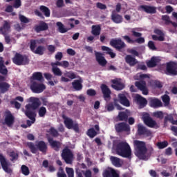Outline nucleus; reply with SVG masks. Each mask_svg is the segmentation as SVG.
I'll return each mask as SVG.
<instances>
[{"label":"nucleus","instance_id":"1","mask_svg":"<svg viewBox=\"0 0 177 177\" xmlns=\"http://www.w3.org/2000/svg\"><path fill=\"white\" fill-rule=\"evenodd\" d=\"M115 151L118 156L123 157L124 158H131L132 156V150L129 144L127 142H120L117 144Z\"/></svg>","mask_w":177,"mask_h":177},{"label":"nucleus","instance_id":"2","mask_svg":"<svg viewBox=\"0 0 177 177\" xmlns=\"http://www.w3.org/2000/svg\"><path fill=\"white\" fill-rule=\"evenodd\" d=\"M133 144L136 157L144 160L145 156H146V153L148 151L147 147H146V143L143 141L135 140H133Z\"/></svg>","mask_w":177,"mask_h":177},{"label":"nucleus","instance_id":"3","mask_svg":"<svg viewBox=\"0 0 177 177\" xmlns=\"http://www.w3.org/2000/svg\"><path fill=\"white\" fill-rule=\"evenodd\" d=\"M26 145L32 154H37V150L43 153V154H46V151H48V145L45 141H38L36 145L34 142H28L26 143Z\"/></svg>","mask_w":177,"mask_h":177},{"label":"nucleus","instance_id":"4","mask_svg":"<svg viewBox=\"0 0 177 177\" xmlns=\"http://www.w3.org/2000/svg\"><path fill=\"white\" fill-rule=\"evenodd\" d=\"M12 62L13 64H16L17 66H26L29 64L30 58H28V55H21L17 53L12 58Z\"/></svg>","mask_w":177,"mask_h":177},{"label":"nucleus","instance_id":"5","mask_svg":"<svg viewBox=\"0 0 177 177\" xmlns=\"http://www.w3.org/2000/svg\"><path fill=\"white\" fill-rule=\"evenodd\" d=\"M61 157L66 164H73L74 161V153H73L71 149H68V147H66L62 150Z\"/></svg>","mask_w":177,"mask_h":177},{"label":"nucleus","instance_id":"6","mask_svg":"<svg viewBox=\"0 0 177 177\" xmlns=\"http://www.w3.org/2000/svg\"><path fill=\"white\" fill-rule=\"evenodd\" d=\"M0 164L4 172L9 174L10 175L13 174V169L10 167H12V163H10L2 153H0Z\"/></svg>","mask_w":177,"mask_h":177},{"label":"nucleus","instance_id":"7","mask_svg":"<svg viewBox=\"0 0 177 177\" xmlns=\"http://www.w3.org/2000/svg\"><path fill=\"white\" fill-rule=\"evenodd\" d=\"M30 88L33 93H42L46 89V86L39 82L32 80Z\"/></svg>","mask_w":177,"mask_h":177},{"label":"nucleus","instance_id":"8","mask_svg":"<svg viewBox=\"0 0 177 177\" xmlns=\"http://www.w3.org/2000/svg\"><path fill=\"white\" fill-rule=\"evenodd\" d=\"M109 44L111 46L115 48L118 52H122V49L127 48V44H125V42L121 38L111 39Z\"/></svg>","mask_w":177,"mask_h":177},{"label":"nucleus","instance_id":"9","mask_svg":"<svg viewBox=\"0 0 177 177\" xmlns=\"http://www.w3.org/2000/svg\"><path fill=\"white\" fill-rule=\"evenodd\" d=\"M63 118L64 120V124L68 129H73V131H75V132L77 133L80 132V126L78 125V123H74L73 119L66 116H64Z\"/></svg>","mask_w":177,"mask_h":177},{"label":"nucleus","instance_id":"10","mask_svg":"<svg viewBox=\"0 0 177 177\" xmlns=\"http://www.w3.org/2000/svg\"><path fill=\"white\" fill-rule=\"evenodd\" d=\"M142 120L145 125L149 127V128H154L157 125V122L153 120L148 113H144L142 114Z\"/></svg>","mask_w":177,"mask_h":177},{"label":"nucleus","instance_id":"11","mask_svg":"<svg viewBox=\"0 0 177 177\" xmlns=\"http://www.w3.org/2000/svg\"><path fill=\"white\" fill-rule=\"evenodd\" d=\"M166 71L169 75H177V62H169L167 64Z\"/></svg>","mask_w":177,"mask_h":177},{"label":"nucleus","instance_id":"12","mask_svg":"<svg viewBox=\"0 0 177 177\" xmlns=\"http://www.w3.org/2000/svg\"><path fill=\"white\" fill-rule=\"evenodd\" d=\"M115 129L118 133H121L122 132H130L131 127L129 124L122 122L118 123L115 125Z\"/></svg>","mask_w":177,"mask_h":177},{"label":"nucleus","instance_id":"13","mask_svg":"<svg viewBox=\"0 0 177 177\" xmlns=\"http://www.w3.org/2000/svg\"><path fill=\"white\" fill-rule=\"evenodd\" d=\"M29 102L31 104H28L26 105V109H31L32 110H37L39 106H41V102H39V99L35 97H30L29 98Z\"/></svg>","mask_w":177,"mask_h":177},{"label":"nucleus","instance_id":"14","mask_svg":"<svg viewBox=\"0 0 177 177\" xmlns=\"http://www.w3.org/2000/svg\"><path fill=\"white\" fill-rule=\"evenodd\" d=\"M12 1H14L12 6L8 5L6 8L5 12H6V13H12V12H13V8H15V9H19V8L21 6V0H6V2H12Z\"/></svg>","mask_w":177,"mask_h":177},{"label":"nucleus","instance_id":"15","mask_svg":"<svg viewBox=\"0 0 177 177\" xmlns=\"http://www.w3.org/2000/svg\"><path fill=\"white\" fill-rule=\"evenodd\" d=\"M15 124V116L12 114L10 111H6V115L4 118L3 125H7V127H12Z\"/></svg>","mask_w":177,"mask_h":177},{"label":"nucleus","instance_id":"16","mask_svg":"<svg viewBox=\"0 0 177 177\" xmlns=\"http://www.w3.org/2000/svg\"><path fill=\"white\" fill-rule=\"evenodd\" d=\"M94 53L95 56V60L96 62H97L98 64H100V66H101L102 67H106V65L107 64V60H106V58H104L103 54L96 50H95Z\"/></svg>","mask_w":177,"mask_h":177},{"label":"nucleus","instance_id":"17","mask_svg":"<svg viewBox=\"0 0 177 177\" xmlns=\"http://www.w3.org/2000/svg\"><path fill=\"white\" fill-rule=\"evenodd\" d=\"M135 85L138 89L142 92V95H149V89L146 86V82L145 80L136 82Z\"/></svg>","mask_w":177,"mask_h":177},{"label":"nucleus","instance_id":"18","mask_svg":"<svg viewBox=\"0 0 177 177\" xmlns=\"http://www.w3.org/2000/svg\"><path fill=\"white\" fill-rule=\"evenodd\" d=\"M111 20L115 24H121L124 21L122 15L118 14L115 10H113L111 15Z\"/></svg>","mask_w":177,"mask_h":177},{"label":"nucleus","instance_id":"19","mask_svg":"<svg viewBox=\"0 0 177 177\" xmlns=\"http://www.w3.org/2000/svg\"><path fill=\"white\" fill-rule=\"evenodd\" d=\"M137 132L140 136H151V131L147 129V128L145 127L143 125L139 124L138 126Z\"/></svg>","mask_w":177,"mask_h":177},{"label":"nucleus","instance_id":"20","mask_svg":"<svg viewBox=\"0 0 177 177\" xmlns=\"http://www.w3.org/2000/svg\"><path fill=\"white\" fill-rule=\"evenodd\" d=\"M135 99L137 104H138L139 106V109H144V107H146V106H147V100L142 97V95L137 94Z\"/></svg>","mask_w":177,"mask_h":177},{"label":"nucleus","instance_id":"21","mask_svg":"<svg viewBox=\"0 0 177 177\" xmlns=\"http://www.w3.org/2000/svg\"><path fill=\"white\" fill-rule=\"evenodd\" d=\"M103 177H120V174L117 172V170L113 168H109L106 169L102 173Z\"/></svg>","mask_w":177,"mask_h":177},{"label":"nucleus","instance_id":"22","mask_svg":"<svg viewBox=\"0 0 177 177\" xmlns=\"http://www.w3.org/2000/svg\"><path fill=\"white\" fill-rule=\"evenodd\" d=\"M48 142L51 147L55 151H59L60 148L62 147V143L59 141L53 140V138L48 137Z\"/></svg>","mask_w":177,"mask_h":177},{"label":"nucleus","instance_id":"23","mask_svg":"<svg viewBox=\"0 0 177 177\" xmlns=\"http://www.w3.org/2000/svg\"><path fill=\"white\" fill-rule=\"evenodd\" d=\"M122 38L123 39H124L125 41L127 42V44H135V42L140 44H145V37H140L139 38L133 40L131 39L129 36L125 35L122 36Z\"/></svg>","mask_w":177,"mask_h":177},{"label":"nucleus","instance_id":"24","mask_svg":"<svg viewBox=\"0 0 177 177\" xmlns=\"http://www.w3.org/2000/svg\"><path fill=\"white\" fill-rule=\"evenodd\" d=\"M118 102H120V104H122V106H125V107H129V106H131L129 100H128L125 94L120 93L118 94Z\"/></svg>","mask_w":177,"mask_h":177},{"label":"nucleus","instance_id":"25","mask_svg":"<svg viewBox=\"0 0 177 177\" xmlns=\"http://www.w3.org/2000/svg\"><path fill=\"white\" fill-rule=\"evenodd\" d=\"M102 93L104 96V100H107V99H110L111 95V91L109 88V86L106 84L101 85Z\"/></svg>","mask_w":177,"mask_h":177},{"label":"nucleus","instance_id":"26","mask_svg":"<svg viewBox=\"0 0 177 177\" xmlns=\"http://www.w3.org/2000/svg\"><path fill=\"white\" fill-rule=\"evenodd\" d=\"M124 60L126 63H127L128 65H129L131 67H133L134 66H136L139 62H138V59L135 58V57L132 56L131 55H127L124 57Z\"/></svg>","mask_w":177,"mask_h":177},{"label":"nucleus","instance_id":"27","mask_svg":"<svg viewBox=\"0 0 177 177\" xmlns=\"http://www.w3.org/2000/svg\"><path fill=\"white\" fill-rule=\"evenodd\" d=\"M112 84L111 86L113 88V89H115V91H122L124 88H125V84L124 83L121 82V81L118 80H111Z\"/></svg>","mask_w":177,"mask_h":177},{"label":"nucleus","instance_id":"28","mask_svg":"<svg viewBox=\"0 0 177 177\" xmlns=\"http://www.w3.org/2000/svg\"><path fill=\"white\" fill-rule=\"evenodd\" d=\"M48 28H49L48 24H46L44 21H41L39 25H37L35 27V30L36 31V32H41V31H46Z\"/></svg>","mask_w":177,"mask_h":177},{"label":"nucleus","instance_id":"29","mask_svg":"<svg viewBox=\"0 0 177 177\" xmlns=\"http://www.w3.org/2000/svg\"><path fill=\"white\" fill-rule=\"evenodd\" d=\"M25 115H26L29 120H31L32 124L35 122V117L37 114H35V111L32 109L26 108Z\"/></svg>","mask_w":177,"mask_h":177},{"label":"nucleus","instance_id":"30","mask_svg":"<svg viewBox=\"0 0 177 177\" xmlns=\"http://www.w3.org/2000/svg\"><path fill=\"white\" fill-rule=\"evenodd\" d=\"M37 81V82H42L44 81V76L41 72H35L30 77V82Z\"/></svg>","mask_w":177,"mask_h":177},{"label":"nucleus","instance_id":"31","mask_svg":"<svg viewBox=\"0 0 177 177\" xmlns=\"http://www.w3.org/2000/svg\"><path fill=\"white\" fill-rule=\"evenodd\" d=\"M110 161L111 162V164L113 165L114 167H116V168H121V167H122L123 162L122 160L120 159V158L115 156H111Z\"/></svg>","mask_w":177,"mask_h":177},{"label":"nucleus","instance_id":"32","mask_svg":"<svg viewBox=\"0 0 177 177\" xmlns=\"http://www.w3.org/2000/svg\"><path fill=\"white\" fill-rule=\"evenodd\" d=\"M149 105L151 107L157 109L158 107H162V102H161V100L157 98H151L149 101Z\"/></svg>","mask_w":177,"mask_h":177},{"label":"nucleus","instance_id":"33","mask_svg":"<svg viewBox=\"0 0 177 177\" xmlns=\"http://www.w3.org/2000/svg\"><path fill=\"white\" fill-rule=\"evenodd\" d=\"M72 86L75 91H82V80H75L72 82Z\"/></svg>","mask_w":177,"mask_h":177},{"label":"nucleus","instance_id":"34","mask_svg":"<svg viewBox=\"0 0 177 177\" xmlns=\"http://www.w3.org/2000/svg\"><path fill=\"white\" fill-rule=\"evenodd\" d=\"M77 177H92V171L90 169L80 170L76 171Z\"/></svg>","mask_w":177,"mask_h":177},{"label":"nucleus","instance_id":"35","mask_svg":"<svg viewBox=\"0 0 177 177\" xmlns=\"http://www.w3.org/2000/svg\"><path fill=\"white\" fill-rule=\"evenodd\" d=\"M102 31V28L100 25H93L92 26L91 34L94 35V37H99L100 35V32Z\"/></svg>","mask_w":177,"mask_h":177},{"label":"nucleus","instance_id":"36","mask_svg":"<svg viewBox=\"0 0 177 177\" xmlns=\"http://www.w3.org/2000/svg\"><path fill=\"white\" fill-rule=\"evenodd\" d=\"M141 8L145 11L146 13H149L151 15H153L156 13V12H157L156 8L151 6H141Z\"/></svg>","mask_w":177,"mask_h":177},{"label":"nucleus","instance_id":"37","mask_svg":"<svg viewBox=\"0 0 177 177\" xmlns=\"http://www.w3.org/2000/svg\"><path fill=\"white\" fill-rule=\"evenodd\" d=\"M101 48H102V50H103L104 52H106V55H109L111 59H114V57H115V53L113 52V49L106 46H102Z\"/></svg>","mask_w":177,"mask_h":177},{"label":"nucleus","instance_id":"38","mask_svg":"<svg viewBox=\"0 0 177 177\" xmlns=\"http://www.w3.org/2000/svg\"><path fill=\"white\" fill-rule=\"evenodd\" d=\"M10 30V24L7 21H4V24L2 28H0V31L3 35H6V32Z\"/></svg>","mask_w":177,"mask_h":177},{"label":"nucleus","instance_id":"39","mask_svg":"<svg viewBox=\"0 0 177 177\" xmlns=\"http://www.w3.org/2000/svg\"><path fill=\"white\" fill-rule=\"evenodd\" d=\"M39 10L46 17H50V10L45 6H40Z\"/></svg>","mask_w":177,"mask_h":177},{"label":"nucleus","instance_id":"40","mask_svg":"<svg viewBox=\"0 0 177 177\" xmlns=\"http://www.w3.org/2000/svg\"><path fill=\"white\" fill-rule=\"evenodd\" d=\"M157 60H158V59L156 57H152L151 59L147 62V67L151 68L156 67V66H157Z\"/></svg>","mask_w":177,"mask_h":177},{"label":"nucleus","instance_id":"41","mask_svg":"<svg viewBox=\"0 0 177 177\" xmlns=\"http://www.w3.org/2000/svg\"><path fill=\"white\" fill-rule=\"evenodd\" d=\"M0 74L8 75V68L5 66L3 60H0Z\"/></svg>","mask_w":177,"mask_h":177},{"label":"nucleus","instance_id":"42","mask_svg":"<svg viewBox=\"0 0 177 177\" xmlns=\"http://www.w3.org/2000/svg\"><path fill=\"white\" fill-rule=\"evenodd\" d=\"M118 119L119 121H128V113L124 111L119 112Z\"/></svg>","mask_w":177,"mask_h":177},{"label":"nucleus","instance_id":"43","mask_svg":"<svg viewBox=\"0 0 177 177\" xmlns=\"http://www.w3.org/2000/svg\"><path fill=\"white\" fill-rule=\"evenodd\" d=\"M8 156L10 158V161L12 162L19 160V153L17 151H12L9 153Z\"/></svg>","mask_w":177,"mask_h":177},{"label":"nucleus","instance_id":"44","mask_svg":"<svg viewBox=\"0 0 177 177\" xmlns=\"http://www.w3.org/2000/svg\"><path fill=\"white\" fill-rule=\"evenodd\" d=\"M44 52H45V47L44 46H38L32 53L35 55H39V56H42V55H44Z\"/></svg>","mask_w":177,"mask_h":177},{"label":"nucleus","instance_id":"45","mask_svg":"<svg viewBox=\"0 0 177 177\" xmlns=\"http://www.w3.org/2000/svg\"><path fill=\"white\" fill-rule=\"evenodd\" d=\"M52 72L56 77H62L63 75V72H62V70H60L57 66H53L52 68Z\"/></svg>","mask_w":177,"mask_h":177},{"label":"nucleus","instance_id":"46","mask_svg":"<svg viewBox=\"0 0 177 177\" xmlns=\"http://www.w3.org/2000/svg\"><path fill=\"white\" fill-rule=\"evenodd\" d=\"M156 146L160 150H162V149H165V147H168V141L165 140L162 142H158L156 143Z\"/></svg>","mask_w":177,"mask_h":177},{"label":"nucleus","instance_id":"47","mask_svg":"<svg viewBox=\"0 0 177 177\" xmlns=\"http://www.w3.org/2000/svg\"><path fill=\"white\" fill-rule=\"evenodd\" d=\"M21 171L25 176H28V175H30V169L26 165H23L21 167Z\"/></svg>","mask_w":177,"mask_h":177},{"label":"nucleus","instance_id":"48","mask_svg":"<svg viewBox=\"0 0 177 177\" xmlns=\"http://www.w3.org/2000/svg\"><path fill=\"white\" fill-rule=\"evenodd\" d=\"M86 135L89 136L91 139H93V138H95V136L97 135V133L96 132V131H95V129L91 128L87 131Z\"/></svg>","mask_w":177,"mask_h":177},{"label":"nucleus","instance_id":"49","mask_svg":"<svg viewBox=\"0 0 177 177\" xmlns=\"http://www.w3.org/2000/svg\"><path fill=\"white\" fill-rule=\"evenodd\" d=\"M46 113H47V111L46 107L41 106L39 109V111H38L39 117L44 118L45 115H46Z\"/></svg>","mask_w":177,"mask_h":177},{"label":"nucleus","instance_id":"50","mask_svg":"<svg viewBox=\"0 0 177 177\" xmlns=\"http://www.w3.org/2000/svg\"><path fill=\"white\" fill-rule=\"evenodd\" d=\"M162 100L165 106H169V103L171 102V98L169 97V95L165 94L162 96Z\"/></svg>","mask_w":177,"mask_h":177},{"label":"nucleus","instance_id":"51","mask_svg":"<svg viewBox=\"0 0 177 177\" xmlns=\"http://www.w3.org/2000/svg\"><path fill=\"white\" fill-rule=\"evenodd\" d=\"M57 26L58 27V30L61 34H64L65 32H67V29L64 28V25L62 22H57Z\"/></svg>","mask_w":177,"mask_h":177},{"label":"nucleus","instance_id":"52","mask_svg":"<svg viewBox=\"0 0 177 177\" xmlns=\"http://www.w3.org/2000/svg\"><path fill=\"white\" fill-rule=\"evenodd\" d=\"M57 26L58 27V30L61 34H64L65 32H67V29L64 28V25L62 22H57Z\"/></svg>","mask_w":177,"mask_h":177},{"label":"nucleus","instance_id":"53","mask_svg":"<svg viewBox=\"0 0 177 177\" xmlns=\"http://www.w3.org/2000/svg\"><path fill=\"white\" fill-rule=\"evenodd\" d=\"M19 19L23 24H28L30 23V19L22 15H19Z\"/></svg>","mask_w":177,"mask_h":177},{"label":"nucleus","instance_id":"54","mask_svg":"<svg viewBox=\"0 0 177 177\" xmlns=\"http://www.w3.org/2000/svg\"><path fill=\"white\" fill-rule=\"evenodd\" d=\"M65 77L70 78V80H75L77 75L73 71L66 72L64 73Z\"/></svg>","mask_w":177,"mask_h":177},{"label":"nucleus","instance_id":"55","mask_svg":"<svg viewBox=\"0 0 177 177\" xmlns=\"http://www.w3.org/2000/svg\"><path fill=\"white\" fill-rule=\"evenodd\" d=\"M168 121L172 122L174 125H177V120L174 122V117H172V115H167L165 117V124H167Z\"/></svg>","mask_w":177,"mask_h":177},{"label":"nucleus","instance_id":"56","mask_svg":"<svg viewBox=\"0 0 177 177\" xmlns=\"http://www.w3.org/2000/svg\"><path fill=\"white\" fill-rule=\"evenodd\" d=\"M37 40L35 39H31L30 40V49L31 52H33L35 50V48H37Z\"/></svg>","mask_w":177,"mask_h":177},{"label":"nucleus","instance_id":"57","mask_svg":"<svg viewBox=\"0 0 177 177\" xmlns=\"http://www.w3.org/2000/svg\"><path fill=\"white\" fill-rule=\"evenodd\" d=\"M48 132L53 136V138H57V136H59V132L53 127H51Z\"/></svg>","mask_w":177,"mask_h":177},{"label":"nucleus","instance_id":"58","mask_svg":"<svg viewBox=\"0 0 177 177\" xmlns=\"http://www.w3.org/2000/svg\"><path fill=\"white\" fill-rule=\"evenodd\" d=\"M162 20H163V21H165V23L167 26H168V25L171 24V23H172V21H171L169 16H168V15H162Z\"/></svg>","mask_w":177,"mask_h":177},{"label":"nucleus","instance_id":"59","mask_svg":"<svg viewBox=\"0 0 177 177\" xmlns=\"http://www.w3.org/2000/svg\"><path fill=\"white\" fill-rule=\"evenodd\" d=\"M66 172L68 175V177H74V169H73V168L66 167Z\"/></svg>","mask_w":177,"mask_h":177},{"label":"nucleus","instance_id":"60","mask_svg":"<svg viewBox=\"0 0 177 177\" xmlns=\"http://www.w3.org/2000/svg\"><path fill=\"white\" fill-rule=\"evenodd\" d=\"M127 52L128 53L133 55V56H136L137 57H139V52H138L136 50L133 48H129L127 50Z\"/></svg>","mask_w":177,"mask_h":177},{"label":"nucleus","instance_id":"61","mask_svg":"<svg viewBox=\"0 0 177 177\" xmlns=\"http://www.w3.org/2000/svg\"><path fill=\"white\" fill-rule=\"evenodd\" d=\"M152 39L153 41H165V37L163 36H157L156 35H152Z\"/></svg>","mask_w":177,"mask_h":177},{"label":"nucleus","instance_id":"62","mask_svg":"<svg viewBox=\"0 0 177 177\" xmlns=\"http://www.w3.org/2000/svg\"><path fill=\"white\" fill-rule=\"evenodd\" d=\"M96 6L97 9H100L101 10H106L107 9V6L106 4H103L100 2L96 3Z\"/></svg>","mask_w":177,"mask_h":177},{"label":"nucleus","instance_id":"63","mask_svg":"<svg viewBox=\"0 0 177 177\" xmlns=\"http://www.w3.org/2000/svg\"><path fill=\"white\" fill-rule=\"evenodd\" d=\"M148 47L151 50H156L157 49V47H156V45L154 44V41H149L148 42Z\"/></svg>","mask_w":177,"mask_h":177},{"label":"nucleus","instance_id":"64","mask_svg":"<svg viewBox=\"0 0 177 177\" xmlns=\"http://www.w3.org/2000/svg\"><path fill=\"white\" fill-rule=\"evenodd\" d=\"M88 96H96V91L92 88H89L86 91Z\"/></svg>","mask_w":177,"mask_h":177}]
</instances>
